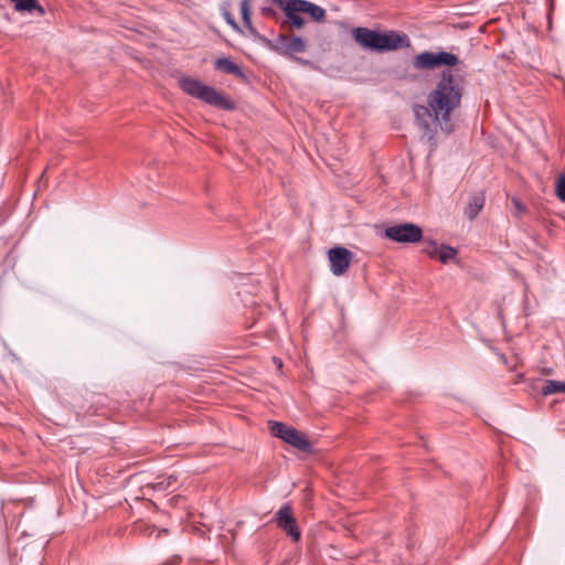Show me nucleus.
Wrapping results in <instances>:
<instances>
[{"instance_id": "1", "label": "nucleus", "mask_w": 565, "mask_h": 565, "mask_svg": "<svg viewBox=\"0 0 565 565\" xmlns=\"http://www.w3.org/2000/svg\"><path fill=\"white\" fill-rule=\"evenodd\" d=\"M462 88L451 71H443L440 79L427 97L435 120H440L443 130L450 131V114L460 106Z\"/></svg>"}, {"instance_id": "2", "label": "nucleus", "mask_w": 565, "mask_h": 565, "mask_svg": "<svg viewBox=\"0 0 565 565\" xmlns=\"http://www.w3.org/2000/svg\"><path fill=\"white\" fill-rule=\"evenodd\" d=\"M179 85L186 95L198 98L213 107L223 110H233L236 107L233 100L199 79L183 76L179 79Z\"/></svg>"}, {"instance_id": "3", "label": "nucleus", "mask_w": 565, "mask_h": 565, "mask_svg": "<svg viewBox=\"0 0 565 565\" xmlns=\"http://www.w3.org/2000/svg\"><path fill=\"white\" fill-rule=\"evenodd\" d=\"M268 428L274 437L282 439L290 446L306 452H310L312 450L310 441L297 429L287 426L281 422L275 420L268 423Z\"/></svg>"}, {"instance_id": "4", "label": "nucleus", "mask_w": 565, "mask_h": 565, "mask_svg": "<svg viewBox=\"0 0 565 565\" xmlns=\"http://www.w3.org/2000/svg\"><path fill=\"white\" fill-rule=\"evenodd\" d=\"M458 62V56L452 53L445 51L437 53L425 51L415 56L413 65L416 70H434L443 65L455 66Z\"/></svg>"}, {"instance_id": "5", "label": "nucleus", "mask_w": 565, "mask_h": 565, "mask_svg": "<svg viewBox=\"0 0 565 565\" xmlns=\"http://www.w3.org/2000/svg\"><path fill=\"white\" fill-rule=\"evenodd\" d=\"M384 235L396 243L414 244L423 239V230L414 223H402L387 226Z\"/></svg>"}, {"instance_id": "6", "label": "nucleus", "mask_w": 565, "mask_h": 565, "mask_svg": "<svg viewBox=\"0 0 565 565\" xmlns=\"http://www.w3.org/2000/svg\"><path fill=\"white\" fill-rule=\"evenodd\" d=\"M328 258L330 263V270L334 276H341L347 273L353 254L345 247L335 246L328 252Z\"/></svg>"}, {"instance_id": "7", "label": "nucleus", "mask_w": 565, "mask_h": 565, "mask_svg": "<svg viewBox=\"0 0 565 565\" xmlns=\"http://www.w3.org/2000/svg\"><path fill=\"white\" fill-rule=\"evenodd\" d=\"M269 45L273 51L280 55H291L292 53L306 51V42L300 36L289 38L288 35H279Z\"/></svg>"}, {"instance_id": "8", "label": "nucleus", "mask_w": 565, "mask_h": 565, "mask_svg": "<svg viewBox=\"0 0 565 565\" xmlns=\"http://www.w3.org/2000/svg\"><path fill=\"white\" fill-rule=\"evenodd\" d=\"M276 522L278 527L287 533L292 539V541H299L301 534L297 526L296 519L292 514L290 505L285 504L277 511Z\"/></svg>"}, {"instance_id": "9", "label": "nucleus", "mask_w": 565, "mask_h": 565, "mask_svg": "<svg viewBox=\"0 0 565 565\" xmlns=\"http://www.w3.org/2000/svg\"><path fill=\"white\" fill-rule=\"evenodd\" d=\"M353 39L364 49L381 51L382 33L367 28H356L353 30Z\"/></svg>"}, {"instance_id": "10", "label": "nucleus", "mask_w": 565, "mask_h": 565, "mask_svg": "<svg viewBox=\"0 0 565 565\" xmlns=\"http://www.w3.org/2000/svg\"><path fill=\"white\" fill-rule=\"evenodd\" d=\"M411 46L409 38L404 33L387 31L382 33L381 51H392Z\"/></svg>"}, {"instance_id": "11", "label": "nucleus", "mask_w": 565, "mask_h": 565, "mask_svg": "<svg viewBox=\"0 0 565 565\" xmlns=\"http://www.w3.org/2000/svg\"><path fill=\"white\" fill-rule=\"evenodd\" d=\"M215 70L225 73L234 75L237 78H244L245 74L239 65H237L235 62H233L228 57H218L214 62Z\"/></svg>"}, {"instance_id": "12", "label": "nucleus", "mask_w": 565, "mask_h": 565, "mask_svg": "<svg viewBox=\"0 0 565 565\" xmlns=\"http://www.w3.org/2000/svg\"><path fill=\"white\" fill-rule=\"evenodd\" d=\"M415 116L417 120L419 121V125L422 128H424L427 131L431 130V124H438L440 125V120H435L434 113L431 111L429 106H420L417 105L414 109Z\"/></svg>"}, {"instance_id": "13", "label": "nucleus", "mask_w": 565, "mask_h": 565, "mask_svg": "<svg viewBox=\"0 0 565 565\" xmlns=\"http://www.w3.org/2000/svg\"><path fill=\"white\" fill-rule=\"evenodd\" d=\"M294 4L299 6L302 13H308L315 21H322L326 17V10L308 0H297Z\"/></svg>"}, {"instance_id": "14", "label": "nucleus", "mask_w": 565, "mask_h": 565, "mask_svg": "<svg viewBox=\"0 0 565 565\" xmlns=\"http://www.w3.org/2000/svg\"><path fill=\"white\" fill-rule=\"evenodd\" d=\"M484 205V195L483 193H476L472 195L468 206L465 210V214L468 216L469 220H473L480 211L483 209Z\"/></svg>"}, {"instance_id": "15", "label": "nucleus", "mask_w": 565, "mask_h": 565, "mask_svg": "<svg viewBox=\"0 0 565 565\" xmlns=\"http://www.w3.org/2000/svg\"><path fill=\"white\" fill-rule=\"evenodd\" d=\"M541 393L544 396L564 393L565 394V382H558L555 380H546L541 387Z\"/></svg>"}, {"instance_id": "16", "label": "nucleus", "mask_w": 565, "mask_h": 565, "mask_svg": "<svg viewBox=\"0 0 565 565\" xmlns=\"http://www.w3.org/2000/svg\"><path fill=\"white\" fill-rule=\"evenodd\" d=\"M239 9H241L244 25L250 31L252 34H255L256 30L253 26L252 20H250L249 0H242L241 4H239Z\"/></svg>"}, {"instance_id": "17", "label": "nucleus", "mask_w": 565, "mask_h": 565, "mask_svg": "<svg viewBox=\"0 0 565 565\" xmlns=\"http://www.w3.org/2000/svg\"><path fill=\"white\" fill-rule=\"evenodd\" d=\"M456 255L457 250L455 248L448 245H440L437 259H439L443 264H447L449 260L454 259Z\"/></svg>"}, {"instance_id": "18", "label": "nucleus", "mask_w": 565, "mask_h": 565, "mask_svg": "<svg viewBox=\"0 0 565 565\" xmlns=\"http://www.w3.org/2000/svg\"><path fill=\"white\" fill-rule=\"evenodd\" d=\"M18 11H31L35 9V0H10Z\"/></svg>"}, {"instance_id": "19", "label": "nucleus", "mask_w": 565, "mask_h": 565, "mask_svg": "<svg viewBox=\"0 0 565 565\" xmlns=\"http://www.w3.org/2000/svg\"><path fill=\"white\" fill-rule=\"evenodd\" d=\"M440 246L435 241H429L423 248V253L430 258H437Z\"/></svg>"}, {"instance_id": "20", "label": "nucleus", "mask_w": 565, "mask_h": 565, "mask_svg": "<svg viewBox=\"0 0 565 565\" xmlns=\"http://www.w3.org/2000/svg\"><path fill=\"white\" fill-rule=\"evenodd\" d=\"M177 483V478L173 475L168 476L156 484L159 490H168Z\"/></svg>"}, {"instance_id": "21", "label": "nucleus", "mask_w": 565, "mask_h": 565, "mask_svg": "<svg viewBox=\"0 0 565 565\" xmlns=\"http://www.w3.org/2000/svg\"><path fill=\"white\" fill-rule=\"evenodd\" d=\"M556 195L565 203V174L561 175L556 181Z\"/></svg>"}, {"instance_id": "22", "label": "nucleus", "mask_w": 565, "mask_h": 565, "mask_svg": "<svg viewBox=\"0 0 565 565\" xmlns=\"http://www.w3.org/2000/svg\"><path fill=\"white\" fill-rule=\"evenodd\" d=\"M511 202L514 207V210H513L514 216H520L525 212V206L522 204V202L518 198L513 196L511 199Z\"/></svg>"}, {"instance_id": "23", "label": "nucleus", "mask_w": 565, "mask_h": 565, "mask_svg": "<svg viewBox=\"0 0 565 565\" xmlns=\"http://www.w3.org/2000/svg\"><path fill=\"white\" fill-rule=\"evenodd\" d=\"M262 14L267 18H276L278 12L270 7H264L262 8Z\"/></svg>"}, {"instance_id": "24", "label": "nucleus", "mask_w": 565, "mask_h": 565, "mask_svg": "<svg viewBox=\"0 0 565 565\" xmlns=\"http://www.w3.org/2000/svg\"><path fill=\"white\" fill-rule=\"evenodd\" d=\"M225 20L226 22L235 30H238L239 26L237 24V22L235 21V19L233 18V15L230 13V12H225Z\"/></svg>"}, {"instance_id": "25", "label": "nucleus", "mask_w": 565, "mask_h": 565, "mask_svg": "<svg viewBox=\"0 0 565 565\" xmlns=\"http://www.w3.org/2000/svg\"><path fill=\"white\" fill-rule=\"evenodd\" d=\"M274 362L276 363V365H277L279 369H280V367H282V362H281V360H280V359H278V358H274Z\"/></svg>"}, {"instance_id": "26", "label": "nucleus", "mask_w": 565, "mask_h": 565, "mask_svg": "<svg viewBox=\"0 0 565 565\" xmlns=\"http://www.w3.org/2000/svg\"><path fill=\"white\" fill-rule=\"evenodd\" d=\"M44 13V8L38 3V14H43Z\"/></svg>"}]
</instances>
